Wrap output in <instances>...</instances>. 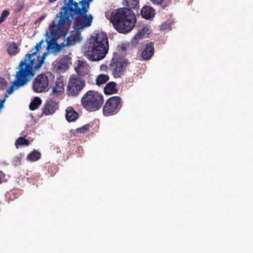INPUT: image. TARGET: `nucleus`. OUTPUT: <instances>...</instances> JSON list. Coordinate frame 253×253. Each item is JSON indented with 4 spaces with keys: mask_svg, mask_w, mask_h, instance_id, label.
<instances>
[{
    "mask_svg": "<svg viewBox=\"0 0 253 253\" xmlns=\"http://www.w3.org/2000/svg\"><path fill=\"white\" fill-rule=\"evenodd\" d=\"M64 90L63 82L60 79L56 81L55 84L52 87V94L54 95H58Z\"/></svg>",
    "mask_w": 253,
    "mask_h": 253,
    "instance_id": "obj_18",
    "label": "nucleus"
},
{
    "mask_svg": "<svg viewBox=\"0 0 253 253\" xmlns=\"http://www.w3.org/2000/svg\"><path fill=\"white\" fill-rule=\"evenodd\" d=\"M42 104V100L39 97H35L29 105V108L31 110H35L37 109Z\"/></svg>",
    "mask_w": 253,
    "mask_h": 253,
    "instance_id": "obj_22",
    "label": "nucleus"
},
{
    "mask_svg": "<svg viewBox=\"0 0 253 253\" xmlns=\"http://www.w3.org/2000/svg\"><path fill=\"white\" fill-rule=\"evenodd\" d=\"M57 0H48V2L49 3H53L54 2H55V1H56Z\"/></svg>",
    "mask_w": 253,
    "mask_h": 253,
    "instance_id": "obj_36",
    "label": "nucleus"
},
{
    "mask_svg": "<svg viewBox=\"0 0 253 253\" xmlns=\"http://www.w3.org/2000/svg\"><path fill=\"white\" fill-rule=\"evenodd\" d=\"M54 78V76L50 72L38 75L33 81L32 84L33 90L37 93H42L48 91Z\"/></svg>",
    "mask_w": 253,
    "mask_h": 253,
    "instance_id": "obj_6",
    "label": "nucleus"
},
{
    "mask_svg": "<svg viewBox=\"0 0 253 253\" xmlns=\"http://www.w3.org/2000/svg\"><path fill=\"white\" fill-rule=\"evenodd\" d=\"M122 99L119 96L109 98L105 103L103 108L104 116H108L116 114L122 107Z\"/></svg>",
    "mask_w": 253,
    "mask_h": 253,
    "instance_id": "obj_10",
    "label": "nucleus"
},
{
    "mask_svg": "<svg viewBox=\"0 0 253 253\" xmlns=\"http://www.w3.org/2000/svg\"><path fill=\"white\" fill-rule=\"evenodd\" d=\"M86 1L88 2V3H89V2L92 0H85Z\"/></svg>",
    "mask_w": 253,
    "mask_h": 253,
    "instance_id": "obj_37",
    "label": "nucleus"
},
{
    "mask_svg": "<svg viewBox=\"0 0 253 253\" xmlns=\"http://www.w3.org/2000/svg\"><path fill=\"white\" fill-rule=\"evenodd\" d=\"M9 12L8 10H3L0 16V21H1V22L4 21L6 19V18L9 16Z\"/></svg>",
    "mask_w": 253,
    "mask_h": 253,
    "instance_id": "obj_28",
    "label": "nucleus"
},
{
    "mask_svg": "<svg viewBox=\"0 0 253 253\" xmlns=\"http://www.w3.org/2000/svg\"><path fill=\"white\" fill-rule=\"evenodd\" d=\"M6 51L10 55H16L20 51L18 45L14 42H9L7 44Z\"/></svg>",
    "mask_w": 253,
    "mask_h": 253,
    "instance_id": "obj_19",
    "label": "nucleus"
},
{
    "mask_svg": "<svg viewBox=\"0 0 253 253\" xmlns=\"http://www.w3.org/2000/svg\"><path fill=\"white\" fill-rule=\"evenodd\" d=\"M2 182L1 172L0 171V184Z\"/></svg>",
    "mask_w": 253,
    "mask_h": 253,
    "instance_id": "obj_35",
    "label": "nucleus"
},
{
    "mask_svg": "<svg viewBox=\"0 0 253 253\" xmlns=\"http://www.w3.org/2000/svg\"><path fill=\"white\" fill-rule=\"evenodd\" d=\"M127 62L125 59L114 54L109 65V69L112 71L115 78H120L125 73Z\"/></svg>",
    "mask_w": 253,
    "mask_h": 253,
    "instance_id": "obj_7",
    "label": "nucleus"
},
{
    "mask_svg": "<svg viewBox=\"0 0 253 253\" xmlns=\"http://www.w3.org/2000/svg\"><path fill=\"white\" fill-rule=\"evenodd\" d=\"M116 84L114 82L108 83L104 88V93L106 94H112L115 93L117 89L116 88Z\"/></svg>",
    "mask_w": 253,
    "mask_h": 253,
    "instance_id": "obj_20",
    "label": "nucleus"
},
{
    "mask_svg": "<svg viewBox=\"0 0 253 253\" xmlns=\"http://www.w3.org/2000/svg\"><path fill=\"white\" fill-rule=\"evenodd\" d=\"M46 16L45 15H42L38 20L39 21H42L45 18Z\"/></svg>",
    "mask_w": 253,
    "mask_h": 253,
    "instance_id": "obj_34",
    "label": "nucleus"
},
{
    "mask_svg": "<svg viewBox=\"0 0 253 253\" xmlns=\"http://www.w3.org/2000/svg\"><path fill=\"white\" fill-rule=\"evenodd\" d=\"M108 49L109 42L106 33L95 31L88 40L84 54L91 61H100L106 56Z\"/></svg>",
    "mask_w": 253,
    "mask_h": 253,
    "instance_id": "obj_4",
    "label": "nucleus"
},
{
    "mask_svg": "<svg viewBox=\"0 0 253 253\" xmlns=\"http://www.w3.org/2000/svg\"><path fill=\"white\" fill-rule=\"evenodd\" d=\"M24 7V4L23 2L18 1L15 4V8L17 11H20Z\"/></svg>",
    "mask_w": 253,
    "mask_h": 253,
    "instance_id": "obj_29",
    "label": "nucleus"
},
{
    "mask_svg": "<svg viewBox=\"0 0 253 253\" xmlns=\"http://www.w3.org/2000/svg\"><path fill=\"white\" fill-rule=\"evenodd\" d=\"M29 144V141L28 139L24 138L23 137H19L15 141V145L18 148V146L25 145L28 146Z\"/></svg>",
    "mask_w": 253,
    "mask_h": 253,
    "instance_id": "obj_26",
    "label": "nucleus"
},
{
    "mask_svg": "<svg viewBox=\"0 0 253 253\" xmlns=\"http://www.w3.org/2000/svg\"><path fill=\"white\" fill-rule=\"evenodd\" d=\"M45 37H48V38L46 39V41L48 43V45L47 46V51L44 52L42 57L37 56L34 58L33 69H34L35 71L38 70L41 67L44 62V59L48 54L53 53L56 54L61 49V48L58 44H55L54 43L51 44L49 43V41L48 40L49 39V37L47 31L45 33Z\"/></svg>",
    "mask_w": 253,
    "mask_h": 253,
    "instance_id": "obj_9",
    "label": "nucleus"
},
{
    "mask_svg": "<svg viewBox=\"0 0 253 253\" xmlns=\"http://www.w3.org/2000/svg\"><path fill=\"white\" fill-rule=\"evenodd\" d=\"M41 156L40 152L34 150L28 155L27 158L31 162H36L40 159Z\"/></svg>",
    "mask_w": 253,
    "mask_h": 253,
    "instance_id": "obj_21",
    "label": "nucleus"
},
{
    "mask_svg": "<svg viewBox=\"0 0 253 253\" xmlns=\"http://www.w3.org/2000/svg\"><path fill=\"white\" fill-rule=\"evenodd\" d=\"M154 43L150 42L146 44L145 47L142 52V58L145 60H149L154 54Z\"/></svg>",
    "mask_w": 253,
    "mask_h": 253,
    "instance_id": "obj_15",
    "label": "nucleus"
},
{
    "mask_svg": "<svg viewBox=\"0 0 253 253\" xmlns=\"http://www.w3.org/2000/svg\"><path fill=\"white\" fill-rule=\"evenodd\" d=\"M89 66L86 62L82 60H78L75 66L76 72L80 76H84L89 72Z\"/></svg>",
    "mask_w": 253,
    "mask_h": 253,
    "instance_id": "obj_13",
    "label": "nucleus"
},
{
    "mask_svg": "<svg viewBox=\"0 0 253 253\" xmlns=\"http://www.w3.org/2000/svg\"><path fill=\"white\" fill-rule=\"evenodd\" d=\"M66 118L69 122H74L78 118V114L75 111L74 108L71 106L68 107L66 109Z\"/></svg>",
    "mask_w": 253,
    "mask_h": 253,
    "instance_id": "obj_16",
    "label": "nucleus"
},
{
    "mask_svg": "<svg viewBox=\"0 0 253 253\" xmlns=\"http://www.w3.org/2000/svg\"><path fill=\"white\" fill-rule=\"evenodd\" d=\"M64 5L61 11L49 26V32L55 39L65 37L74 21L75 29L82 31L91 25L93 17L87 15L89 3L85 0H79V3L74 0H64Z\"/></svg>",
    "mask_w": 253,
    "mask_h": 253,
    "instance_id": "obj_1",
    "label": "nucleus"
},
{
    "mask_svg": "<svg viewBox=\"0 0 253 253\" xmlns=\"http://www.w3.org/2000/svg\"><path fill=\"white\" fill-rule=\"evenodd\" d=\"M57 108L58 103L52 100H49L46 102L43 109L42 114L45 115H51L56 111Z\"/></svg>",
    "mask_w": 253,
    "mask_h": 253,
    "instance_id": "obj_14",
    "label": "nucleus"
},
{
    "mask_svg": "<svg viewBox=\"0 0 253 253\" xmlns=\"http://www.w3.org/2000/svg\"><path fill=\"white\" fill-rule=\"evenodd\" d=\"M53 70L58 73H63L69 68V61L67 58H63L59 61H55L52 63Z\"/></svg>",
    "mask_w": 253,
    "mask_h": 253,
    "instance_id": "obj_12",
    "label": "nucleus"
},
{
    "mask_svg": "<svg viewBox=\"0 0 253 253\" xmlns=\"http://www.w3.org/2000/svg\"><path fill=\"white\" fill-rule=\"evenodd\" d=\"M44 41L42 40L35 46V51L32 53L25 55L24 60H21L18 66V71L16 73L15 80L12 83L11 86L7 89V92L4 95V98L12 94L14 91L24 86L33 79L35 76V71L33 70V63L34 58L37 53L42 49V45Z\"/></svg>",
    "mask_w": 253,
    "mask_h": 253,
    "instance_id": "obj_3",
    "label": "nucleus"
},
{
    "mask_svg": "<svg viewBox=\"0 0 253 253\" xmlns=\"http://www.w3.org/2000/svg\"><path fill=\"white\" fill-rule=\"evenodd\" d=\"M109 77L108 75L105 74H100L98 76L96 79L97 85H100L105 84L108 80Z\"/></svg>",
    "mask_w": 253,
    "mask_h": 253,
    "instance_id": "obj_24",
    "label": "nucleus"
},
{
    "mask_svg": "<svg viewBox=\"0 0 253 253\" xmlns=\"http://www.w3.org/2000/svg\"><path fill=\"white\" fill-rule=\"evenodd\" d=\"M170 25L169 23L165 22L164 23H163L161 25V29L162 30H165L166 29H170Z\"/></svg>",
    "mask_w": 253,
    "mask_h": 253,
    "instance_id": "obj_30",
    "label": "nucleus"
},
{
    "mask_svg": "<svg viewBox=\"0 0 253 253\" xmlns=\"http://www.w3.org/2000/svg\"><path fill=\"white\" fill-rule=\"evenodd\" d=\"M13 163L14 165L17 166L21 164V158L19 157H16L13 159Z\"/></svg>",
    "mask_w": 253,
    "mask_h": 253,
    "instance_id": "obj_32",
    "label": "nucleus"
},
{
    "mask_svg": "<svg viewBox=\"0 0 253 253\" xmlns=\"http://www.w3.org/2000/svg\"><path fill=\"white\" fill-rule=\"evenodd\" d=\"M144 32L143 31H139L132 38L131 41V44L132 46H135L138 43L140 40L142 39L144 36Z\"/></svg>",
    "mask_w": 253,
    "mask_h": 253,
    "instance_id": "obj_23",
    "label": "nucleus"
},
{
    "mask_svg": "<svg viewBox=\"0 0 253 253\" xmlns=\"http://www.w3.org/2000/svg\"><path fill=\"white\" fill-rule=\"evenodd\" d=\"M103 103L102 95L94 91H87L82 98L83 107L88 111H94L99 109Z\"/></svg>",
    "mask_w": 253,
    "mask_h": 253,
    "instance_id": "obj_5",
    "label": "nucleus"
},
{
    "mask_svg": "<svg viewBox=\"0 0 253 253\" xmlns=\"http://www.w3.org/2000/svg\"><path fill=\"white\" fill-rule=\"evenodd\" d=\"M7 83L3 78H0V89L5 88L6 86Z\"/></svg>",
    "mask_w": 253,
    "mask_h": 253,
    "instance_id": "obj_31",
    "label": "nucleus"
},
{
    "mask_svg": "<svg viewBox=\"0 0 253 253\" xmlns=\"http://www.w3.org/2000/svg\"><path fill=\"white\" fill-rule=\"evenodd\" d=\"M154 4L161 5L163 8L169 5L170 0H150Z\"/></svg>",
    "mask_w": 253,
    "mask_h": 253,
    "instance_id": "obj_25",
    "label": "nucleus"
},
{
    "mask_svg": "<svg viewBox=\"0 0 253 253\" xmlns=\"http://www.w3.org/2000/svg\"><path fill=\"white\" fill-rule=\"evenodd\" d=\"M100 69L102 71H106L108 69L107 65L105 64H102L100 66Z\"/></svg>",
    "mask_w": 253,
    "mask_h": 253,
    "instance_id": "obj_33",
    "label": "nucleus"
},
{
    "mask_svg": "<svg viewBox=\"0 0 253 253\" xmlns=\"http://www.w3.org/2000/svg\"><path fill=\"white\" fill-rule=\"evenodd\" d=\"M79 30L75 29L70 33V35L68 36L66 39L64 41V44L65 46L74 45L75 44L80 42L82 40L83 37L80 33Z\"/></svg>",
    "mask_w": 253,
    "mask_h": 253,
    "instance_id": "obj_11",
    "label": "nucleus"
},
{
    "mask_svg": "<svg viewBox=\"0 0 253 253\" xmlns=\"http://www.w3.org/2000/svg\"><path fill=\"white\" fill-rule=\"evenodd\" d=\"M85 85V82L76 75L70 77L67 86L66 93L69 96L79 95Z\"/></svg>",
    "mask_w": 253,
    "mask_h": 253,
    "instance_id": "obj_8",
    "label": "nucleus"
},
{
    "mask_svg": "<svg viewBox=\"0 0 253 253\" xmlns=\"http://www.w3.org/2000/svg\"><path fill=\"white\" fill-rule=\"evenodd\" d=\"M1 23V21H0V24Z\"/></svg>",
    "mask_w": 253,
    "mask_h": 253,
    "instance_id": "obj_38",
    "label": "nucleus"
},
{
    "mask_svg": "<svg viewBox=\"0 0 253 253\" xmlns=\"http://www.w3.org/2000/svg\"><path fill=\"white\" fill-rule=\"evenodd\" d=\"M89 127V125H85L82 127L77 128L76 130V133H84L88 129Z\"/></svg>",
    "mask_w": 253,
    "mask_h": 253,
    "instance_id": "obj_27",
    "label": "nucleus"
},
{
    "mask_svg": "<svg viewBox=\"0 0 253 253\" xmlns=\"http://www.w3.org/2000/svg\"><path fill=\"white\" fill-rule=\"evenodd\" d=\"M141 14L143 17L149 19L154 16L155 9L151 6H144L141 10Z\"/></svg>",
    "mask_w": 253,
    "mask_h": 253,
    "instance_id": "obj_17",
    "label": "nucleus"
},
{
    "mask_svg": "<svg viewBox=\"0 0 253 253\" xmlns=\"http://www.w3.org/2000/svg\"><path fill=\"white\" fill-rule=\"evenodd\" d=\"M126 7L113 10L111 15V21L115 29L120 33H127L133 28L136 21L134 12L131 10L138 9L139 0H124Z\"/></svg>",
    "mask_w": 253,
    "mask_h": 253,
    "instance_id": "obj_2",
    "label": "nucleus"
}]
</instances>
